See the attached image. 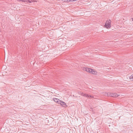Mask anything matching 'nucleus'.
I'll return each instance as SVG.
<instances>
[{
    "label": "nucleus",
    "instance_id": "obj_12",
    "mask_svg": "<svg viewBox=\"0 0 133 133\" xmlns=\"http://www.w3.org/2000/svg\"><path fill=\"white\" fill-rule=\"evenodd\" d=\"M132 21H133V18L132 19Z\"/></svg>",
    "mask_w": 133,
    "mask_h": 133
},
{
    "label": "nucleus",
    "instance_id": "obj_13",
    "mask_svg": "<svg viewBox=\"0 0 133 133\" xmlns=\"http://www.w3.org/2000/svg\"><path fill=\"white\" fill-rule=\"evenodd\" d=\"M132 78L133 79V76H132Z\"/></svg>",
    "mask_w": 133,
    "mask_h": 133
},
{
    "label": "nucleus",
    "instance_id": "obj_8",
    "mask_svg": "<svg viewBox=\"0 0 133 133\" xmlns=\"http://www.w3.org/2000/svg\"><path fill=\"white\" fill-rule=\"evenodd\" d=\"M91 73L93 74H96L97 73L96 71H95L94 70L92 69V71Z\"/></svg>",
    "mask_w": 133,
    "mask_h": 133
},
{
    "label": "nucleus",
    "instance_id": "obj_11",
    "mask_svg": "<svg viewBox=\"0 0 133 133\" xmlns=\"http://www.w3.org/2000/svg\"><path fill=\"white\" fill-rule=\"evenodd\" d=\"M19 1H22L24 2H25V0H18Z\"/></svg>",
    "mask_w": 133,
    "mask_h": 133
},
{
    "label": "nucleus",
    "instance_id": "obj_6",
    "mask_svg": "<svg viewBox=\"0 0 133 133\" xmlns=\"http://www.w3.org/2000/svg\"><path fill=\"white\" fill-rule=\"evenodd\" d=\"M77 0H62V1L64 2H73L74 1H76Z\"/></svg>",
    "mask_w": 133,
    "mask_h": 133
},
{
    "label": "nucleus",
    "instance_id": "obj_2",
    "mask_svg": "<svg viewBox=\"0 0 133 133\" xmlns=\"http://www.w3.org/2000/svg\"><path fill=\"white\" fill-rule=\"evenodd\" d=\"M109 96L113 97H117L119 95H118L116 94V93H112L111 94L109 93Z\"/></svg>",
    "mask_w": 133,
    "mask_h": 133
},
{
    "label": "nucleus",
    "instance_id": "obj_9",
    "mask_svg": "<svg viewBox=\"0 0 133 133\" xmlns=\"http://www.w3.org/2000/svg\"><path fill=\"white\" fill-rule=\"evenodd\" d=\"M105 96H109V93H105V94H104Z\"/></svg>",
    "mask_w": 133,
    "mask_h": 133
},
{
    "label": "nucleus",
    "instance_id": "obj_5",
    "mask_svg": "<svg viewBox=\"0 0 133 133\" xmlns=\"http://www.w3.org/2000/svg\"><path fill=\"white\" fill-rule=\"evenodd\" d=\"M53 100L55 102L59 104L60 103L61 101L60 99L56 98H53Z\"/></svg>",
    "mask_w": 133,
    "mask_h": 133
},
{
    "label": "nucleus",
    "instance_id": "obj_4",
    "mask_svg": "<svg viewBox=\"0 0 133 133\" xmlns=\"http://www.w3.org/2000/svg\"><path fill=\"white\" fill-rule=\"evenodd\" d=\"M59 104H60L63 107H67V105H66L65 103L62 101H61V102Z\"/></svg>",
    "mask_w": 133,
    "mask_h": 133
},
{
    "label": "nucleus",
    "instance_id": "obj_1",
    "mask_svg": "<svg viewBox=\"0 0 133 133\" xmlns=\"http://www.w3.org/2000/svg\"><path fill=\"white\" fill-rule=\"evenodd\" d=\"M111 21L109 19L107 20L105 23V26L107 29L111 27Z\"/></svg>",
    "mask_w": 133,
    "mask_h": 133
},
{
    "label": "nucleus",
    "instance_id": "obj_7",
    "mask_svg": "<svg viewBox=\"0 0 133 133\" xmlns=\"http://www.w3.org/2000/svg\"><path fill=\"white\" fill-rule=\"evenodd\" d=\"M85 70L87 71L88 72H91L92 71V69H90L89 68H85Z\"/></svg>",
    "mask_w": 133,
    "mask_h": 133
},
{
    "label": "nucleus",
    "instance_id": "obj_3",
    "mask_svg": "<svg viewBox=\"0 0 133 133\" xmlns=\"http://www.w3.org/2000/svg\"><path fill=\"white\" fill-rule=\"evenodd\" d=\"M81 94L82 95L84 96H85L87 97H91V98H94V97L93 96H92L90 95H89L88 94H84L83 93H82Z\"/></svg>",
    "mask_w": 133,
    "mask_h": 133
},
{
    "label": "nucleus",
    "instance_id": "obj_10",
    "mask_svg": "<svg viewBox=\"0 0 133 133\" xmlns=\"http://www.w3.org/2000/svg\"><path fill=\"white\" fill-rule=\"evenodd\" d=\"M25 2H26L27 3H31V2L29 0H25Z\"/></svg>",
    "mask_w": 133,
    "mask_h": 133
}]
</instances>
